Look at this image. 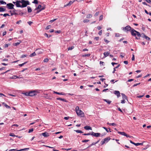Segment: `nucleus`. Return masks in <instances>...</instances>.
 <instances>
[{
	"mask_svg": "<svg viewBox=\"0 0 151 151\" xmlns=\"http://www.w3.org/2000/svg\"><path fill=\"white\" fill-rule=\"evenodd\" d=\"M131 33L132 35L136 36L137 35L138 37H139L137 38L136 37V38L137 39H140L139 37L141 36V34L139 32L135 30L134 29H132V30L131 31Z\"/></svg>",
	"mask_w": 151,
	"mask_h": 151,
	"instance_id": "nucleus-1",
	"label": "nucleus"
},
{
	"mask_svg": "<svg viewBox=\"0 0 151 151\" xmlns=\"http://www.w3.org/2000/svg\"><path fill=\"white\" fill-rule=\"evenodd\" d=\"M21 3L22 4V7H26L27 5L29 4V2L28 1H26L24 0H21Z\"/></svg>",
	"mask_w": 151,
	"mask_h": 151,
	"instance_id": "nucleus-2",
	"label": "nucleus"
},
{
	"mask_svg": "<svg viewBox=\"0 0 151 151\" xmlns=\"http://www.w3.org/2000/svg\"><path fill=\"white\" fill-rule=\"evenodd\" d=\"M77 115L81 117H83L84 116V114L81 110H80L79 111H77L76 112Z\"/></svg>",
	"mask_w": 151,
	"mask_h": 151,
	"instance_id": "nucleus-3",
	"label": "nucleus"
},
{
	"mask_svg": "<svg viewBox=\"0 0 151 151\" xmlns=\"http://www.w3.org/2000/svg\"><path fill=\"white\" fill-rule=\"evenodd\" d=\"M110 137H106L104 139V140H102L101 142V145H103L105 143H107L110 140Z\"/></svg>",
	"mask_w": 151,
	"mask_h": 151,
	"instance_id": "nucleus-4",
	"label": "nucleus"
},
{
	"mask_svg": "<svg viewBox=\"0 0 151 151\" xmlns=\"http://www.w3.org/2000/svg\"><path fill=\"white\" fill-rule=\"evenodd\" d=\"M7 8L9 9H14V5L12 3L7 4L6 5Z\"/></svg>",
	"mask_w": 151,
	"mask_h": 151,
	"instance_id": "nucleus-5",
	"label": "nucleus"
},
{
	"mask_svg": "<svg viewBox=\"0 0 151 151\" xmlns=\"http://www.w3.org/2000/svg\"><path fill=\"white\" fill-rule=\"evenodd\" d=\"M13 3L16 5L17 7H22V6L20 4L21 3V1L17 0L16 2L13 1Z\"/></svg>",
	"mask_w": 151,
	"mask_h": 151,
	"instance_id": "nucleus-6",
	"label": "nucleus"
},
{
	"mask_svg": "<svg viewBox=\"0 0 151 151\" xmlns=\"http://www.w3.org/2000/svg\"><path fill=\"white\" fill-rule=\"evenodd\" d=\"M101 134L99 133H95L93 132H91V135L94 136L96 137H98L100 136Z\"/></svg>",
	"mask_w": 151,
	"mask_h": 151,
	"instance_id": "nucleus-7",
	"label": "nucleus"
},
{
	"mask_svg": "<svg viewBox=\"0 0 151 151\" xmlns=\"http://www.w3.org/2000/svg\"><path fill=\"white\" fill-rule=\"evenodd\" d=\"M37 91H33L29 92V96H33L37 95Z\"/></svg>",
	"mask_w": 151,
	"mask_h": 151,
	"instance_id": "nucleus-8",
	"label": "nucleus"
},
{
	"mask_svg": "<svg viewBox=\"0 0 151 151\" xmlns=\"http://www.w3.org/2000/svg\"><path fill=\"white\" fill-rule=\"evenodd\" d=\"M37 53L38 54H42L43 52V50L42 49H38L36 50Z\"/></svg>",
	"mask_w": 151,
	"mask_h": 151,
	"instance_id": "nucleus-9",
	"label": "nucleus"
},
{
	"mask_svg": "<svg viewBox=\"0 0 151 151\" xmlns=\"http://www.w3.org/2000/svg\"><path fill=\"white\" fill-rule=\"evenodd\" d=\"M114 93L117 96V97H119L120 96V93L119 91H115L114 92Z\"/></svg>",
	"mask_w": 151,
	"mask_h": 151,
	"instance_id": "nucleus-10",
	"label": "nucleus"
},
{
	"mask_svg": "<svg viewBox=\"0 0 151 151\" xmlns=\"http://www.w3.org/2000/svg\"><path fill=\"white\" fill-rule=\"evenodd\" d=\"M74 2V0L73 1H70L68 3L66 4L65 5V6H70L71 4H72L73 2Z\"/></svg>",
	"mask_w": 151,
	"mask_h": 151,
	"instance_id": "nucleus-11",
	"label": "nucleus"
},
{
	"mask_svg": "<svg viewBox=\"0 0 151 151\" xmlns=\"http://www.w3.org/2000/svg\"><path fill=\"white\" fill-rule=\"evenodd\" d=\"M54 93H55L57 94H59V95H66V93H65L63 92L59 93V92H57L54 91Z\"/></svg>",
	"mask_w": 151,
	"mask_h": 151,
	"instance_id": "nucleus-12",
	"label": "nucleus"
},
{
	"mask_svg": "<svg viewBox=\"0 0 151 151\" xmlns=\"http://www.w3.org/2000/svg\"><path fill=\"white\" fill-rule=\"evenodd\" d=\"M41 135L44 137H47L49 136V134L47 132H45L42 133Z\"/></svg>",
	"mask_w": 151,
	"mask_h": 151,
	"instance_id": "nucleus-13",
	"label": "nucleus"
},
{
	"mask_svg": "<svg viewBox=\"0 0 151 151\" xmlns=\"http://www.w3.org/2000/svg\"><path fill=\"white\" fill-rule=\"evenodd\" d=\"M56 99L57 100H59L63 101L65 102H67V100L64 99H62L60 98H56Z\"/></svg>",
	"mask_w": 151,
	"mask_h": 151,
	"instance_id": "nucleus-14",
	"label": "nucleus"
},
{
	"mask_svg": "<svg viewBox=\"0 0 151 151\" xmlns=\"http://www.w3.org/2000/svg\"><path fill=\"white\" fill-rule=\"evenodd\" d=\"M121 95L122 96V98L123 99H126L127 100V98L124 94L122 93Z\"/></svg>",
	"mask_w": 151,
	"mask_h": 151,
	"instance_id": "nucleus-15",
	"label": "nucleus"
},
{
	"mask_svg": "<svg viewBox=\"0 0 151 151\" xmlns=\"http://www.w3.org/2000/svg\"><path fill=\"white\" fill-rule=\"evenodd\" d=\"M84 128L86 130H88L89 129L92 130V128L91 127L88 126H85L84 127Z\"/></svg>",
	"mask_w": 151,
	"mask_h": 151,
	"instance_id": "nucleus-16",
	"label": "nucleus"
},
{
	"mask_svg": "<svg viewBox=\"0 0 151 151\" xmlns=\"http://www.w3.org/2000/svg\"><path fill=\"white\" fill-rule=\"evenodd\" d=\"M110 54V52H105L104 53V58H105L107 56H108Z\"/></svg>",
	"mask_w": 151,
	"mask_h": 151,
	"instance_id": "nucleus-17",
	"label": "nucleus"
},
{
	"mask_svg": "<svg viewBox=\"0 0 151 151\" xmlns=\"http://www.w3.org/2000/svg\"><path fill=\"white\" fill-rule=\"evenodd\" d=\"M2 105H4L6 108L10 109L11 107L7 105L4 102L2 103Z\"/></svg>",
	"mask_w": 151,
	"mask_h": 151,
	"instance_id": "nucleus-18",
	"label": "nucleus"
},
{
	"mask_svg": "<svg viewBox=\"0 0 151 151\" xmlns=\"http://www.w3.org/2000/svg\"><path fill=\"white\" fill-rule=\"evenodd\" d=\"M103 128H104V129H105L106 131L107 132H111V131H110V128H107L105 127H103Z\"/></svg>",
	"mask_w": 151,
	"mask_h": 151,
	"instance_id": "nucleus-19",
	"label": "nucleus"
},
{
	"mask_svg": "<svg viewBox=\"0 0 151 151\" xmlns=\"http://www.w3.org/2000/svg\"><path fill=\"white\" fill-rule=\"evenodd\" d=\"M118 133L122 135L125 136L126 135V133L124 132H119L118 131Z\"/></svg>",
	"mask_w": 151,
	"mask_h": 151,
	"instance_id": "nucleus-20",
	"label": "nucleus"
},
{
	"mask_svg": "<svg viewBox=\"0 0 151 151\" xmlns=\"http://www.w3.org/2000/svg\"><path fill=\"white\" fill-rule=\"evenodd\" d=\"M36 55V54L35 52H34L33 53H31L30 54L29 56L30 57H32L33 56H35Z\"/></svg>",
	"mask_w": 151,
	"mask_h": 151,
	"instance_id": "nucleus-21",
	"label": "nucleus"
},
{
	"mask_svg": "<svg viewBox=\"0 0 151 151\" xmlns=\"http://www.w3.org/2000/svg\"><path fill=\"white\" fill-rule=\"evenodd\" d=\"M27 9H28V12H32V10L31 9V8L30 7H29V6L27 7Z\"/></svg>",
	"mask_w": 151,
	"mask_h": 151,
	"instance_id": "nucleus-22",
	"label": "nucleus"
},
{
	"mask_svg": "<svg viewBox=\"0 0 151 151\" xmlns=\"http://www.w3.org/2000/svg\"><path fill=\"white\" fill-rule=\"evenodd\" d=\"M6 10L5 9L2 7H0V12H4Z\"/></svg>",
	"mask_w": 151,
	"mask_h": 151,
	"instance_id": "nucleus-23",
	"label": "nucleus"
},
{
	"mask_svg": "<svg viewBox=\"0 0 151 151\" xmlns=\"http://www.w3.org/2000/svg\"><path fill=\"white\" fill-rule=\"evenodd\" d=\"M104 101L106 102L107 103H108V104H110L111 102V101H109L108 100H107L106 99H104Z\"/></svg>",
	"mask_w": 151,
	"mask_h": 151,
	"instance_id": "nucleus-24",
	"label": "nucleus"
},
{
	"mask_svg": "<svg viewBox=\"0 0 151 151\" xmlns=\"http://www.w3.org/2000/svg\"><path fill=\"white\" fill-rule=\"evenodd\" d=\"M80 110L79 109V108L78 106H77L75 109V111L76 112H77V111H79V110Z\"/></svg>",
	"mask_w": 151,
	"mask_h": 151,
	"instance_id": "nucleus-25",
	"label": "nucleus"
},
{
	"mask_svg": "<svg viewBox=\"0 0 151 151\" xmlns=\"http://www.w3.org/2000/svg\"><path fill=\"white\" fill-rule=\"evenodd\" d=\"M0 3L1 4H6V3L4 1H3L2 0V1H0Z\"/></svg>",
	"mask_w": 151,
	"mask_h": 151,
	"instance_id": "nucleus-26",
	"label": "nucleus"
},
{
	"mask_svg": "<svg viewBox=\"0 0 151 151\" xmlns=\"http://www.w3.org/2000/svg\"><path fill=\"white\" fill-rule=\"evenodd\" d=\"M76 132L78 133H82L83 132L79 130H74Z\"/></svg>",
	"mask_w": 151,
	"mask_h": 151,
	"instance_id": "nucleus-27",
	"label": "nucleus"
},
{
	"mask_svg": "<svg viewBox=\"0 0 151 151\" xmlns=\"http://www.w3.org/2000/svg\"><path fill=\"white\" fill-rule=\"evenodd\" d=\"M14 10L13 11V13H11V15H16L17 14L16 13H15V11H16V10L14 8Z\"/></svg>",
	"mask_w": 151,
	"mask_h": 151,
	"instance_id": "nucleus-28",
	"label": "nucleus"
},
{
	"mask_svg": "<svg viewBox=\"0 0 151 151\" xmlns=\"http://www.w3.org/2000/svg\"><path fill=\"white\" fill-rule=\"evenodd\" d=\"M74 48V47L73 46H72L71 47H69L68 48V50H71L73 49Z\"/></svg>",
	"mask_w": 151,
	"mask_h": 151,
	"instance_id": "nucleus-29",
	"label": "nucleus"
},
{
	"mask_svg": "<svg viewBox=\"0 0 151 151\" xmlns=\"http://www.w3.org/2000/svg\"><path fill=\"white\" fill-rule=\"evenodd\" d=\"M92 17V15L91 14H89L87 16L86 18H91Z\"/></svg>",
	"mask_w": 151,
	"mask_h": 151,
	"instance_id": "nucleus-30",
	"label": "nucleus"
},
{
	"mask_svg": "<svg viewBox=\"0 0 151 151\" xmlns=\"http://www.w3.org/2000/svg\"><path fill=\"white\" fill-rule=\"evenodd\" d=\"M144 38L147 40H150V38L146 36H145Z\"/></svg>",
	"mask_w": 151,
	"mask_h": 151,
	"instance_id": "nucleus-31",
	"label": "nucleus"
},
{
	"mask_svg": "<svg viewBox=\"0 0 151 151\" xmlns=\"http://www.w3.org/2000/svg\"><path fill=\"white\" fill-rule=\"evenodd\" d=\"M134 145L136 146H138V145H143V143H135V144H134Z\"/></svg>",
	"mask_w": 151,
	"mask_h": 151,
	"instance_id": "nucleus-32",
	"label": "nucleus"
},
{
	"mask_svg": "<svg viewBox=\"0 0 151 151\" xmlns=\"http://www.w3.org/2000/svg\"><path fill=\"white\" fill-rule=\"evenodd\" d=\"M83 135H91V133H84L83 134Z\"/></svg>",
	"mask_w": 151,
	"mask_h": 151,
	"instance_id": "nucleus-33",
	"label": "nucleus"
},
{
	"mask_svg": "<svg viewBox=\"0 0 151 151\" xmlns=\"http://www.w3.org/2000/svg\"><path fill=\"white\" fill-rule=\"evenodd\" d=\"M90 54H86L84 55H82L83 57H89L90 55Z\"/></svg>",
	"mask_w": 151,
	"mask_h": 151,
	"instance_id": "nucleus-34",
	"label": "nucleus"
},
{
	"mask_svg": "<svg viewBox=\"0 0 151 151\" xmlns=\"http://www.w3.org/2000/svg\"><path fill=\"white\" fill-rule=\"evenodd\" d=\"M89 141V140L88 139V140H82V142H88Z\"/></svg>",
	"mask_w": 151,
	"mask_h": 151,
	"instance_id": "nucleus-35",
	"label": "nucleus"
},
{
	"mask_svg": "<svg viewBox=\"0 0 151 151\" xmlns=\"http://www.w3.org/2000/svg\"><path fill=\"white\" fill-rule=\"evenodd\" d=\"M48 59L47 58H46L44 59L43 60L44 62L47 63V62L48 61Z\"/></svg>",
	"mask_w": 151,
	"mask_h": 151,
	"instance_id": "nucleus-36",
	"label": "nucleus"
},
{
	"mask_svg": "<svg viewBox=\"0 0 151 151\" xmlns=\"http://www.w3.org/2000/svg\"><path fill=\"white\" fill-rule=\"evenodd\" d=\"M96 142H93L92 143V144L90 145L89 146H88V147H91V146L93 145H96Z\"/></svg>",
	"mask_w": 151,
	"mask_h": 151,
	"instance_id": "nucleus-37",
	"label": "nucleus"
},
{
	"mask_svg": "<svg viewBox=\"0 0 151 151\" xmlns=\"http://www.w3.org/2000/svg\"><path fill=\"white\" fill-rule=\"evenodd\" d=\"M42 7V6L41 5H39L38 6L37 8L36 9H40Z\"/></svg>",
	"mask_w": 151,
	"mask_h": 151,
	"instance_id": "nucleus-38",
	"label": "nucleus"
},
{
	"mask_svg": "<svg viewBox=\"0 0 151 151\" xmlns=\"http://www.w3.org/2000/svg\"><path fill=\"white\" fill-rule=\"evenodd\" d=\"M32 3L35 4H37L38 3V1L37 0H34V1Z\"/></svg>",
	"mask_w": 151,
	"mask_h": 151,
	"instance_id": "nucleus-39",
	"label": "nucleus"
},
{
	"mask_svg": "<svg viewBox=\"0 0 151 151\" xmlns=\"http://www.w3.org/2000/svg\"><path fill=\"white\" fill-rule=\"evenodd\" d=\"M26 96H29V92H26L24 93Z\"/></svg>",
	"mask_w": 151,
	"mask_h": 151,
	"instance_id": "nucleus-40",
	"label": "nucleus"
},
{
	"mask_svg": "<svg viewBox=\"0 0 151 151\" xmlns=\"http://www.w3.org/2000/svg\"><path fill=\"white\" fill-rule=\"evenodd\" d=\"M33 131V128H32V129H29V133H31Z\"/></svg>",
	"mask_w": 151,
	"mask_h": 151,
	"instance_id": "nucleus-41",
	"label": "nucleus"
},
{
	"mask_svg": "<svg viewBox=\"0 0 151 151\" xmlns=\"http://www.w3.org/2000/svg\"><path fill=\"white\" fill-rule=\"evenodd\" d=\"M20 43V42H17V43H14V45L15 46H17L18 45H19Z\"/></svg>",
	"mask_w": 151,
	"mask_h": 151,
	"instance_id": "nucleus-42",
	"label": "nucleus"
},
{
	"mask_svg": "<svg viewBox=\"0 0 151 151\" xmlns=\"http://www.w3.org/2000/svg\"><path fill=\"white\" fill-rule=\"evenodd\" d=\"M27 56V55H22L21 57V58H24L26 57Z\"/></svg>",
	"mask_w": 151,
	"mask_h": 151,
	"instance_id": "nucleus-43",
	"label": "nucleus"
},
{
	"mask_svg": "<svg viewBox=\"0 0 151 151\" xmlns=\"http://www.w3.org/2000/svg\"><path fill=\"white\" fill-rule=\"evenodd\" d=\"M14 77H13L12 78H14V79H16V78H19V77L17 76H13Z\"/></svg>",
	"mask_w": 151,
	"mask_h": 151,
	"instance_id": "nucleus-44",
	"label": "nucleus"
},
{
	"mask_svg": "<svg viewBox=\"0 0 151 151\" xmlns=\"http://www.w3.org/2000/svg\"><path fill=\"white\" fill-rule=\"evenodd\" d=\"M61 31L60 30L57 31L55 32V33L60 34L61 33Z\"/></svg>",
	"mask_w": 151,
	"mask_h": 151,
	"instance_id": "nucleus-45",
	"label": "nucleus"
},
{
	"mask_svg": "<svg viewBox=\"0 0 151 151\" xmlns=\"http://www.w3.org/2000/svg\"><path fill=\"white\" fill-rule=\"evenodd\" d=\"M10 45V44H6L4 45V47L5 48L8 47V46Z\"/></svg>",
	"mask_w": 151,
	"mask_h": 151,
	"instance_id": "nucleus-46",
	"label": "nucleus"
},
{
	"mask_svg": "<svg viewBox=\"0 0 151 151\" xmlns=\"http://www.w3.org/2000/svg\"><path fill=\"white\" fill-rule=\"evenodd\" d=\"M56 19H53L51 20H50V22L52 23V22H53L55 21Z\"/></svg>",
	"mask_w": 151,
	"mask_h": 151,
	"instance_id": "nucleus-47",
	"label": "nucleus"
},
{
	"mask_svg": "<svg viewBox=\"0 0 151 151\" xmlns=\"http://www.w3.org/2000/svg\"><path fill=\"white\" fill-rule=\"evenodd\" d=\"M9 135L12 137H15V135L13 133H11Z\"/></svg>",
	"mask_w": 151,
	"mask_h": 151,
	"instance_id": "nucleus-48",
	"label": "nucleus"
},
{
	"mask_svg": "<svg viewBox=\"0 0 151 151\" xmlns=\"http://www.w3.org/2000/svg\"><path fill=\"white\" fill-rule=\"evenodd\" d=\"M132 28L129 26H127L124 28Z\"/></svg>",
	"mask_w": 151,
	"mask_h": 151,
	"instance_id": "nucleus-49",
	"label": "nucleus"
},
{
	"mask_svg": "<svg viewBox=\"0 0 151 151\" xmlns=\"http://www.w3.org/2000/svg\"><path fill=\"white\" fill-rule=\"evenodd\" d=\"M88 21H89V20L88 19H87L84 20L83 21V22L84 23L87 22H88Z\"/></svg>",
	"mask_w": 151,
	"mask_h": 151,
	"instance_id": "nucleus-50",
	"label": "nucleus"
},
{
	"mask_svg": "<svg viewBox=\"0 0 151 151\" xmlns=\"http://www.w3.org/2000/svg\"><path fill=\"white\" fill-rule=\"evenodd\" d=\"M100 64L101 65H104V63L102 61H100Z\"/></svg>",
	"mask_w": 151,
	"mask_h": 151,
	"instance_id": "nucleus-51",
	"label": "nucleus"
},
{
	"mask_svg": "<svg viewBox=\"0 0 151 151\" xmlns=\"http://www.w3.org/2000/svg\"><path fill=\"white\" fill-rule=\"evenodd\" d=\"M102 19H103V15H102L100 16L99 20H101Z\"/></svg>",
	"mask_w": 151,
	"mask_h": 151,
	"instance_id": "nucleus-52",
	"label": "nucleus"
},
{
	"mask_svg": "<svg viewBox=\"0 0 151 151\" xmlns=\"http://www.w3.org/2000/svg\"><path fill=\"white\" fill-rule=\"evenodd\" d=\"M3 16H4L5 17H6V16H9V14H3Z\"/></svg>",
	"mask_w": 151,
	"mask_h": 151,
	"instance_id": "nucleus-53",
	"label": "nucleus"
},
{
	"mask_svg": "<svg viewBox=\"0 0 151 151\" xmlns=\"http://www.w3.org/2000/svg\"><path fill=\"white\" fill-rule=\"evenodd\" d=\"M99 14V12H96L95 13V16H97Z\"/></svg>",
	"mask_w": 151,
	"mask_h": 151,
	"instance_id": "nucleus-54",
	"label": "nucleus"
},
{
	"mask_svg": "<svg viewBox=\"0 0 151 151\" xmlns=\"http://www.w3.org/2000/svg\"><path fill=\"white\" fill-rule=\"evenodd\" d=\"M146 35H145L144 34H143V33H142L141 34V36L142 37H145V36H146Z\"/></svg>",
	"mask_w": 151,
	"mask_h": 151,
	"instance_id": "nucleus-55",
	"label": "nucleus"
},
{
	"mask_svg": "<svg viewBox=\"0 0 151 151\" xmlns=\"http://www.w3.org/2000/svg\"><path fill=\"white\" fill-rule=\"evenodd\" d=\"M124 99H123L121 101V103L122 104H124L125 103Z\"/></svg>",
	"mask_w": 151,
	"mask_h": 151,
	"instance_id": "nucleus-56",
	"label": "nucleus"
},
{
	"mask_svg": "<svg viewBox=\"0 0 151 151\" xmlns=\"http://www.w3.org/2000/svg\"><path fill=\"white\" fill-rule=\"evenodd\" d=\"M134 80V79H129L127 81L128 82H131V81H133Z\"/></svg>",
	"mask_w": 151,
	"mask_h": 151,
	"instance_id": "nucleus-57",
	"label": "nucleus"
},
{
	"mask_svg": "<svg viewBox=\"0 0 151 151\" xmlns=\"http://www.w3.org/2000/svg\"><path fill=\"white\" fill-rule=\"evenodd\" d=\"M110 125L114 126L116 125V124L115 123H110Z\"/></svg>",
	"mask_w": 151,
	"mask_h": 151,
	"instance_id": "nucleus-58",
	"label": "nucleus"
},
{
	"mask_svg": "<svg viewBox=\"0 0 151 151\" xmlns=\"http://www.w3.org/2000/svg\"><path fill=\"white\" fill-rule=\"evenodd\" d=\"M132 60H134V54L132 55Z\"/></svg>",
	"mask_w": 151,
	"mask_h": 151,
	"instance_id": "nucleus-59",
	"label": "nucleus"
},
{
	"mask_svg": "<svg viewBox=\"0 0 151 151\" xmlns=\"http://www.w3.org/2000/svg\"><path fill=\"white\" fill-rule=\"evenodd\" d=\"M140 84V83L135 84L133 85V87L136 86H137V85Z\"/></svg>",
	"mask_w": 151,
	"mask_h": 151,
	"instance_id": "nucleus-60",
	"label": "nucleus"
},
{
	"mask_svg": "<svg viewBox=\"0 0 151 151\" xmlns=\"http://www.w3.org/2000/svg\"><path fill=\"white\" fill-rule=\"evenodd\" d=\"M123 53H121L120 56L122 57V58H123L124 57V56L123 55Z\"/></svg>",
	"mask_w": 151,
	"mask_h": 151,
	"instance_id": "nucleus-61",
	"label": "nucleus"
},
{
	"mask_svg": "<svg viewBox=\"0 0 151 151\" xmlns=\"http://www.w3.org/2000/svg\"><path fill=\"white\" fill-rule=\"evenodd\" d=\"M45 36H46L47 37L49 38V35L46 33H45L44 34Z\"/></svg>",
	"mask_w": 151,
	"mask_h": 151,
	"instance_id": "nucleus-62",
	"label": "nucleus"
},
{
	"mask_svg": "<svg viewBox=\"0 0 151 151\" xmlns=\"http://www.w3.org/2000/svg\"><path fill=\"white\" fill-rule=\"evenodd\" d=\"M104 41L105 42H106L107 43H108L109 42V41L106 39H104Z\"/></svg>",
	"mask_w": 151,
	"mask_h": 151,
	"instance_id": "nucleus-63",
	"label": "nucleus"
},
{
	"mask_svg": "<svg viewBox=\"0 0 151 151\" xmlns=\"http://www.w3.org/2000/svg\"><path fill=\"white\" fill-rule=\"evenodd\" d=\"M124 63L125 64L127 65L128 63V62L127 61H124Z\"/></svg>",
	"mask_w": 151,
	"mask_h": 151,
	"instance_id": "nucleus-64",
	"label": "nucleus"
}]
</instances>
